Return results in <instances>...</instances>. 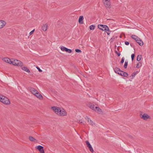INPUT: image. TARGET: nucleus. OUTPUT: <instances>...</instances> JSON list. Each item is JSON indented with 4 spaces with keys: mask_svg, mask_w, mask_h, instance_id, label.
Returning a JSON list of instances; mask_svg holds the SVG:
<instances>
[{
    "mask_svg": "<svg viewBox=\"0 0 153 153\" xmlns=\"http://www.w3.org/2000/svg\"><path fill=\"white\" fill-rule=\"evenodd\" d=\"M59 111H59L58 115L62 116H66L67 115L66 112L64 109L60 108Z\"/></svg>",
    "mask_w": 153,
    "mask_h": 153,
    "instance_id": "nucleus-5",
    "label": "nucleus"
},
{
    "mask_svg": "<svg viewBox=\"0 0 153 153\" xmlns=\"http://www.w3.org/2000/svg\"><path fill=\"white\" fill-rule=\"evenodd\" d=\"M95 28V26L94 25H91L89 26V28L90 30H94Z\"/></svg>",
    "mask_w": 153,
    "mask_h": 153,
    "instance_id": "nucleus-21",
    "label": "nucleus"
},
{
    "mask_svg": "<svg viewBox=\"0 0 153 153\" xmlns=\"http://www.w3.org/2000/svg\"><path fill=\"white\" fill-rule=\"evenodd\" d=\"M88 148H89V150H90V152H91L92 153L94 152V150L93 148L91 146L88 147Z\"/></svg>",
    "mask_w": 153,
    "mask_h": 153,
    "instance_id": "nucleus-28",
    "label": "nucleus"
},
{
    "mask_svg": "<svg viewBox=\"0 0 153 153\" xmlns=\"http://www.w3.org/2000/svg\"><path fill=\"white\" fill-rule=\"evenodd\" d=\"M34 31V29H33V30H32L31 31H30V32L29 33V35H32Z\"/></svg>",
    "mask_w": 153,
    "mask_h": 153,
    "instance_id": "nucleus-36",
    "label": "nucleus"
},
{
    "mask_svg": "<svg viewBox=\"0 0 153 153\" xmlns=\"http://www.w3.org/2000/svg\"><path fill=\"white\" fill-rule=\"evenodd\" d=\"M75 51L76 52L78 53H80L82 52V51L81 50L78 49H76Z\"/></svg>",
    "mask_w": 153,
    "mask_h": 153,
    "instance_id": "nucleus-31",
    "label": "nucleus"
},
{
    "mask_svg": "<svg viewBox=\"0 0 153 153\" xmlns=\"http://www.w3.org/2000/svg\"><path fill=\"white\" fill-rule=\"evenodd\" d=\"M86 143L87 145V146L88 148L90 146H91L90 144V143L89 142V141L88 140H87L86 141Z\"/></svg>",
    "mask_w": 153,
    "mask_h": 153,
    "instance_id": "nucleus-24",
    "label": "nucleus"
},
{
    "mask_svg": "<svg viewBox=\"0 0 153 153\" xmlns=\"http://www.w3.org/2000/svg\"><path fill=\"white\" fill-rule=\"evenodd\" d=\"M3 59L4 62L10 64H11L12 63V61L10 59L8 58H4Z\"/></svg>",
    "mask_w": 153,
    "mask_h": 153,
    "instance_id": "nucleus-13",
    "label": "nucleus"
},
{
    "mask_svg": "<svg viewBox=\"0 0 153 153\" xmlns=\"http://www.w3.org/2000/svg\"><path fill=\"white\" fill-rule=\"evenodd\" d=\"M128 64V62L127 61H126L125 62V64L124 66L125 68H127Z\"/></svg>",
    "mask_w": 153,
    "mask_h": 153,
    "instance_id": "nucleus-23",
    "label": "nucleus"
},
{
    "mask_svg": "<svg viewBox=\"0 0 153 153\" xmlns=\"http://www.w3.org/2000/svg\"><path fill=\"white\" fill-rule=\"evenodd\" d=\"M29 89L31 92V93L33 95L35 94H36V93L38 91L36 89L31 87H29Z\"/></svg>",
    "mask_w": 153,
    "mask_h": 153,
    "instance_id": "nucleus-8",
    "label": "nucleus"
},
{
    "mask_svg": "<svg viewBox=\"0 0 153 153\" xmlns=\"http://www.w3.org/2000/svg\"><path fill=\"white\" fill-rule=\"evenodd\" d=\"M119 74L124 77H127L128 76V74L127 73L123 71H121Z\"/></svg>",
    "mask_w": 153,
    "mask_h": 153,
    "instance_id": "nucleus-14",
    "label": "nucleus"
},
{
    "mask_svg": "<svg viewBox=\"0 0 153 153\" xmlns=\"http://www.w3.org/2000/svg\"><path fill=\"white\" fill-rule=\"evenodd\" d=\"M29 139L30 141H31L35 142L36 141V139L32 136H30L29 137Z\"/></svg>",
    "mask_w": 153,
    "mask_h": 153,
    "instance_id": "nucleus-20",
    "label": "nucleus"
},
{
    "mask_svg": "<svg viewBox=\"0 0 153 153\" xmlns=\"http://www.w3.org/2000/svg\"><path fill=\"white\" fill-rule=\"evenodd\" d=\"M140 117L144 120H147L149 117V116L146 114H144L143 115H140Z\"/></svg>",
    "mask_w": 153,
    "mask_h": 153,
    "instance_id": "nucleus-11",
    "label": "nucleus"
},
{
    "mask_svg": "<svg viewBox=\"0 0 153 153\" xmlns=\"http://www.w3.org/2000/svg\"><path fill=\"white\" fill-rule=\"evenodd\" d=\"M0 101L6 105H8L10 104V102L9 99L4 96L2 97V98L1 99Z\"/></svg>",
    "mask_w": 153,
    "mask_h": 153,
    "instance_id": "nucleus-3",
    "label": "nucleus"
},
{
    "mask_svg": "<svg viewBox=\"0 0 153 153\" xmlns=\"http://www.w3.org/2000/svg\"><path fill=\"white\" fill-rule=\"evenodd\" d=\"M98 27L102 31L105 32L107 31H109V29L108 27L106 25H98Z\"/></svg>",
    "mask_w": 153,
    "mask_h": 153,
    "instance_id": "nucleus-2",
    "label": "nucleus"
},
{
    "mask_svg": "<svg viewBox=\"0 0 153 153\" xmlns=\"http://www.w3.org/2000/svg\"><path fill=\"white\" fill-rule=\"evenodd\" d=\"M11 64H13V65L20 66L21 67L23 66V65L22 62L17 59H14L12 61Z\"/></svg>",
    "mask_w": 153,
    "mask_h": 153,
    "instance_id": "nucleus-1",
    "label": "nucleus"
},
{
    "mask_svg": "<svg viewBox=\"0 0 153 153\" xmlns=\"http://www.w3.org/2000/svg\"><path fill=\"white\" fill-rule=\"evenodd\" d=\"M142 66V64L140 62L138 63L137 65V66H136V67L137 68H140V67H141Z\"/></svg>",
    "mask_w": 153,
    "mask_h": 153,
    "instance_id": "nucleus-30",
    "label": "nucleus"
},
{
    "mask_svg": "<svg viewBox=\"0 0 153 153\" xmlns=\"http://www.w3.org/2000/svg\"><path fill=\"white\" fill-rule=\"evenodd\" d=\"M95 111H97L98 112H100V111H101V109H100L99 107H95Z\"/></svg>",
    "mask_w": 153,
    "mask_h": 153,
    "instance_id": "nucleus-26",
    "label": "nucleus"
},
{
    "mask_svg": "<svg viewBox=\"0 0 153 153\" xmlns=\"http://www.w3.org/2000/svg\"><path fill=\"white\" fill-rule=\"evenodd\" d=\"M79 123H82L84 124L85 122L84 121H82L81 120H79Z\"/></svg>",
    "mask_w": 153,
    "mask_h": 153,
    "instance_id": "nucleus-41",
    "label": "nucleus"
},
{
    "mask_svg": "<svg viewBox=\"0 0 153 153\" xmlns=\"http://www.w3.org/2000/svg\"><path fill=\"white\" fill-rule=\"evenodd\" d=\"M114 70L115 73H117L119 74H120V72H121V70L118 68H115L114 69Z\"/></svg>",
    "mask_w": 153,
    "mask_h": 153,
    "instance_id": "nucleus-17",
    "label": "nucleus"
},
{
    "mask_svg": "<svg viewBox=\"0 0 153 153\" xmlns=\"http://www.w3.org/2000/svg\"><path fill=\"white\" fill-rule=\"evenodd\" d=\"M115 53L118 55V56H120V52H118L117 51H115Z\"/></svg>",
    "mask_w": 153,
    "mask_h": 153,
    "instance_id": "nucleus-35",
    "label": "nucleus"
},
{
    "mask_svg": "<svg viewBox=\"0 0 153 153\" xmlns=\"http://www.w3.org/2000/svg\"><path fill=\"white\" fill-rule=\"evenodd\" d=\"M107 31L106 32H107V35H109L110 34V33L109 32H110V31H108V32Z\"/></svg>",
    "mask_w": 153,
    "mask_h": 153,
    "instance_id": "nucleus-42",
    "label": "nucleus"
},
{
    "mask_svg": "<svg viewBox=\"0 0 153 153\" xmlns=\"http://www.w3.org/2000/svg\"><path fill=\"white\" fill-rule=\"evenodd\" d=\"M111 0H103V4L106 8L111 7Z\"/></svg>",
    "mask_w": 153,
    "mask_h": 153,
    "instance_id": "nucleus-4",
    "label": "nucleus"
},
{
    "mask_svg": "<svg viewBox=\"0 0 153 153\" xmlns=\"http://www.w3.org/2000/svg\"><path fill=\"white\" fill-rule=\"evenodd\" d=\"M90 108L94 111H95V108L94 105H91L90 106Z\"/></svg>",
    "mask_w": 153,
    "mask_h": 153,
    "instance_id": "nucleus-27",
    "label": "nucleus"
},
{
    "mask_svg": "<svg viewBox=\"0 0 153 153\" xmlns=\"http://www.w3.org/2000/svg\"><path fill=\"white\" fill-rule=\"evenodd\" d=\"M136 36H137L136 35H131V37L134 39L136 37Z\"/></svg>",
    "mask_w": 153,
    "mask_h": 153,
    "instance_id": "nucleus-33",
    "label": "nucleus"
},
{
    "mask_svg": "<svg viewBox=\"0 0 153 153\" xmlns=\"http://www.w3.org/2000/svg\"><path fill=\"white\" fill-rule=\"evenodd\" d=\"M125 44L126 45H129V42H125Z\"/></svg>",
    "mask_w": 153,
    "mask_h": 153,
    "instance_id": "nucleus-38",
    "label": "nucleus"
},
{
    "mask_svg": "<svg viewBox=\"0 0 153 153\" xmlns=\"http://www.w3.org/2000/svg\"><path fill=\"white\" fill-rule=\"evenodd\" d=\"M140 38H138L137 36H136V37L135 38L134 40H135L136 41H137L138 39H139Z\"/></svg>",
    "mask_w": 153,
    "mask_h": 153,
    "instance_id": "nucleus-40",
    "label": "nucleus"
},
{
    "mask_svg": "<svg viewBox=\"0 0 153 153\" xmlns=\"http://www.w3.org/2000/svg\"><path fill=\"white\" fill-rule=\"evenodd\" d=\"M36 148L41 153H44L43 147L42 146L39 145L36 146Z\"/></svg>",
    "mask_w": 153,
    "mask_h": 153,
    "instance_id": "nucleus-7",
    "label": "nucleus"
},
{
    "mask_svg": "<svg viewBox=\"0 0 153 153\" xmlns=\"http://www.w3.org/2000/svg\"><path fill=\"white\" fill-rule=\"evenodd\" d=\"M52 109L53 110L54 112L56 114H58L60 108L56 106H53L51 107Z\"/></svg>",
    "mask_w": 153,
    "mask_h": 153,
    "instance_id": "nucleus-6",
    "label": "nucleus"
},
{
    "mask_svg": "<svg viewBox=\"0 0 153 153\" xmlns=\"http://www.w3.org/2000/svg\"><path fill=\"white\" fill-rule=\"evenodd\" d=\"M84 19V18L83 16H79V22L80 24H83V20Z\"/></svg>",
    "mask_w": 153,
    "mask_h": 153,
    "instance_id": "nucleus-15",
    "label": "nucleus"
},
{
    "mask_svg": "<svg viewBox=\"0 0 153 153\" xmlns=\"http://www.w3.org/2000/svg\"><path fill=\"white\" fill-rule=\"evenodd\" d=\"M42 28L43 31H46L47 28V25L46 24H45L42 26Z\"/></svg>",
    "mask_w": 153,
    "mask_h": 153,
    "instance_id": "nucleus-18",
    "label": "nucleus"
},
{
    "mask_svg": "<svg viewBox=\"0 0 153 153\" xmlns=\"http://www.w3.org/2000/svg\"><path fill=\"white\" fill-rule=\"evenodd\" d=\"M66 48L64 47V46H62L61 47V48H60V49H61V50L62 51H65L66 49Z\"/></svg>",
    "mask_w": 153,
    "mask_h": 153,
    "instance_id": "nucleus-25",
    "label": "nucleus"
},
{
    "mask_svg": "<svg viewBox=\"0 0 153 153\" xmlns=\"http://www.w3.org/2000/svg\"><path fill=\"white\" fill-rule=\"evenodd\" d=\"M6 24L5 21L0 20V29L3 27Z\"/></svg>",
    "mask_w": 153,
    "mask_h": 153,
    "instance_id": "nucleus-12",
    "label": "nucleus"
},
{
    "mask_svg": "<svg viewBox=\"0 0 153 153\" xmlns=\"http://www.w3.org/2000/svg\"><path fill=\"white\" fill-rule=\"evenodd\" d=\"M136 42L141 46H143V42L140 38Z\"/></svg>",
    "mask_w": 153,
    "mask_h": 153,
    "instance_id": "nucleus-16",
    "label": "nucleus"
},
{
    "mask_svg": "<svg viewBox=\"0 0 153 153\" xmlns=\"http://www.w3.org/2000/svg\"><path fill=\"white\" fill-rule=\"evenodd\" d=\"M22 69L24 71L28 73L30 72V70L26 67H22Z\"/></svg>",
    "mask_w": 153,
    "mask_h": 153,
    "instance_id": "nucleus-19",
    "label": "nucleus"
},
{
    "mask_svg": "<svg viewBox=\"0 0 153 153\" xmlns=\"http://www.w3.org/2000/svg\"><path fill=\"white\" fill-rule=\"evenodd\" d=\"M136 74V73L135 72L133 73L132 74V78H133Z\"/></svg>",
    "mask_w": 153,
    "mask_h": 153,
    "instance_id": "nucleus-37",
    "label": "nucleus"
},
{
    "mask_svg": "<svg viewBox=\"0 0 153 153\" xmlns=\"http://www.w3.org/2000/svg\"><path fill=\"white\" fill-rule=\"evenodd\" d=\"M134 54H132L131 55V60L132 61H133L134 60Z\"/></svg>",
    "mask_w": 153,
    "mask_h": 153,
    "instance_id": "nucleus-32",
    "label": "nucleus"
},
{
    "mask_svg": "<svg viewBox=\"0 0 153 153\" xmlns=\"http://www.w3.org/2000/svg\"><path fill=\"white\" fill-rule=\"evenodd\" d=\"M141 57L142 56L140 55H138L137 58V60L138 61H140L141 60Z\"/></svg>",
    "mask_w": 153,
    "mask_h": 153,
    "instance_id": "nucleus-22",
    "label": "nucleus"
},
{
    "mask_svg": "<svg viewBox=\"0 0 153 153\" xmlns=\"http://www.w3.org/2000/svg\"><path fill=\"white\" fill-rule=\"evenodd\" d=\"M124 57H123L122 58V59H121V62H120V63L121 64H123L124 61Z\"/></svg>",
    "mask_w": 153,
    "mask_h": 153,
    "instance_id": "nucleus-34",
    "label": "nucleus"
},
{
    "mask_svg": "<svg viewBox=\"0 0 153 153\" xmlns=\"http://www.w3.org/2000/svg\"><path fill=\"white\" fill-rule=\"evenodd\" d=\"M65 51L68 53H71L72 52V51L71 49H68L67 48H66V49Z\"/></svg>",
    "mask_w": 153,
    "mask_h": 153,
    "instance_id": "nucleus-29",
    "label": "nucleus"
},
{
    "mask_svg": "<svg viewBox=\"0 0 153 153\" xmlns=\"http://www.w3.org/2000/svg\"><path fill=\"white\" fill-rule=\"evenodd\" d=\"M85 119L87 120L88 122L92 126H93V125L95 124L94 123V122H93L90 119V118L88 117V116H86V117H85Z\"/></svg>",
    "mask_w": 153,
    "mask_h": 153,
    "instance_id": "nucleus-10",
    "label": "nucleus"
},
{
    "mask_svg": "<svg viewBox=\"0 0 153 153\" xmlns=\"http://www.w3.org/2000/svg\"><path fill=\"white\" fill-rule=\"evenodd\" d=\"M34 95L40 100H42L43 98L42 95L38 91Z\"/></svg>",
    "mask_w": 153,
    "mask_h": 153,
    "instance_id": "nucleus-9",
    "label": "nucleus"
},
{
    "mask_svg": "<svg viewBox=\"0 0 153 153\" xmlns=\"http://www.w3.org/2000/svg\"><path fill=\"white\" fill-rule=\"evenodd\" d=\"M39 72H42V71L38 67H36Z\"/></svg>",
    "mask_w": 153,
    "mask_h": 153,
    "instance_id": "nucleus-39",
    "label": "nucleus"
}]
</instances>
